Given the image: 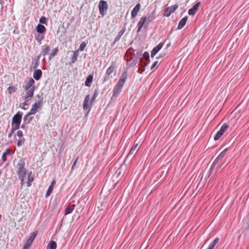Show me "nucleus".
Listing matches in <instances>:
<instances>
[{
    "mask_svg": "<svg viewBox=\"0 0 249 249\" xmlns=\"http://www.w3.org/2000/svg\"><path fill=\"white\" fill-rule=\"evenodd\" d=\"M127 76V71H124L122 73V75H121V77H120V79H119V81H118L117 83L120 84L124 86V84L126 80Z\"/></svg>",
    "mask_w": 249,
    "mask_h": 249,
    "instance_id": "12",
    "label": "nucleus"
},
{
    "mask_svg": "<svg viewBox=\"0 0 249 249\" xmlns=\"http://www.w3.org/2000/svg\"><path fill=\"white\" fill-rule=\"evenodd\" d=\"M35 81L32 78H30L28 80L25 81L23 85V88L26 91L24 96H23L25 101H28L33 97L36 89Z\"/></svg>",
    "mask_w": 249,
    "mask_h": 249,
    "instance_id": "1",
    "label": "nucleus"
},
{
    "mask_svg": "<svg viewBox=\"0 0 249 249\" xmlns=\"http://www.w3.org/2000/svg\"><path fill=\"white\" fill-rule=\"evenodd\" d=\"M140 3L137 4L131 11V17L134 18L137 15L141 8Z\"/></svg>",
    "mask_w": 249,
    "mask_h": 249,
    "instance_id": "13",
    "label": "nucleus"
},
{
    "mask_svg": "<svg viewBox=\"0 0 249 249\" xmlns=\"http://www.w3.org/2000/svg\"><path fill=\"white\" fill-rule=\"evenodd\" d=\"M164 45V43L160 42L157 46L155 47L151 52V56L153 58L154 56L160 51Z\"/></svg>",
    "mask_w": 249,
    "mask_h": 249,
    "instance_id": "9",
    "label": "nucleus"
},
{
    "mask_svg": "<svg viewBox=\"0 0 249 249\" xmlns=\"http://www.w3.org/2000/svg\"><path fill=\"white\" fill-rule=\"evenodd\" d=\"M26 127L25 124L23 123V124L21 125V128L24 129Z\"/></svg>",
    "mask_w": 249,
    "mask_h": 249,
    "instance_id": "56",
    "label": "nucleus"
},
{
    "mask_svg": "<svg viewBox=\"0 0 249 249\" xmlns=\"http://www.w3.org/2000/svg\"><path fill=\"white\" fill-rule=\"evenodd\" d=\"M141 55V53H137V55H138V56H139V55Z\"/></svg>",
    "mask_w": 249,
    "mask_h": 249,
    "instance_id": "62",
    "label": "nucleus"
},
{
    "mask_svg": "<svg viewBox=\"0 0 249 249\" xmlns=\"http://www.w3.org/2000/svg\"><path fill=\"white\" fill-rule=\"evenodd\" d=\"M213 248H213L211 246L209 245V248H208V249H213Z\"/></svg>",
    "mask_w": 249,
    "mask_h": 249,
    "instance_id": "60",
    "label": "nucleus"
},
{
    "mask_svg": "<svg viewBox=\"0 0 249 249\" xmlns=\"http://www.w3.org/2000/svg\"><path fill=\"white\" fill-rule=\"evenodd\" d=\"M138 145V144H135L132 146L126 158H128L129 156H130L131 155H133L135 151H136Z\"/></svg>",
    "mask_w": 249,
    "mask_h": 249,
    "instance_id": "29",
    "label": "nucleus"
},
{
    "mask_svg": "<svg viewBox=\"0 0 249 249\" xmlns=\"http://www.w3.org/2000/svg\"><path fill=\"white\" fill-rule=\"evenodd\" d=\"M200 4V2H198L196 3L192 8L189 10L188 14L189 15H194L195 14L197 10L199 5Z\"/></svg>",
    "mask_w": 249,
    "mask_h": 249,
    "instance_id": "16",
    "label": "nucleus"
},
{
    "mask_svg": "<svg viewBox=\"0 0 249 249\" xmlns=\"http://www.w3.org/2000/svg\"><path fill=\"white\" fill-rule=\"evenodd\" d=\"M93 76L91 74H89L88 76V77L86 78V81H85V86L88 87H90L91 84L93 81Z\"/></svg>",
    "mask_w": 249,
    "mask_h": 249,
    "instance_id": "22",
    "label": "nucleus"
},
{
    "mask_svg": "<svg viewBox=\"0 0 249 249\" xmlns=\"http://www.w3.org/2000/svg\"><path fill=\"white\" fill-rule=\"evenodd\" d=\"M20 124H14L13 126H12V128L15 131L16 130L18 129Z\"/></svg>",
    "mask_w": 249,
    "mask_h": 249,
    "instance_id": "44",
    "label": "nucleus"
},
{
    "mask_svg": "<svg viewBox=\"0 0 249 249\" xmlns=\"http://www.w3.org/2000/svg\"><path fill=\"white\" fill-rule=\"evenodd\" d=\"M56 243L54 241L52 240L48 244L47 249H56Z\"/></svg>",
    "mask_w": 249,
    "mask_h": 249,
    "instance_id": "26",
    "label": "nucleus"
},
{
    "mask_svg": "<svg viewBox=\"0 0 249 249\" xmlns=\"http://www.w3.org/2000/svg\"><path fill=\"white\" fill-rule=\"evenodd\" d=\"M225 156V154H224V152H221V153L217 156L216 159L215 160L214 163L218 162V161L221 160L223 158H224Z\"/></svg>",
    "mask_w": 249,
    "mask_h": 249,
    "instance_id": "36",
    "label": "nucleus"
},
{
    "mask_svg": "<svg viewBox=\"0 0 249 249\" xmlns=\"http://www.w3.org/2000/svg\"><path fill=\"white\" fill-rule=\"evenodd\" d=\"M41 104L38 103V102H35L32 106V108L29 112V114H35L36 113L38 109L41 108L42 106Z\"/></svg>",
    "mask_w": 249,
    "mask_h": 249,
    "instance_id": "8",
    "label": "nucleus"
},
{
    "mask_svg": "<svg viewBox=\"0 0 249 249\" xmlns=\"http://www.w3.org/2000/svg\"><path fill=\"white\" fill-rule=\"evenodd\" d=\"M98 7L100 14L102 16H104L106 14V12L108 9V5L107 2L104 0H100Z\"/></svg>",
    "mask_w": 249,
    "mask_h": 249,
    "instance_id": "3",
    "label": "nucleus"
},
{
    "mask_svg": "<svg viewBox=\"0 0 249 249\" xmlns=\"http://www.w3.org/2000/svg\"><path fill=\"white\" fill-rule=\"evenodd\" d=\"M140 65L141 66V67L139 68L138 72L140 73H142V72L144 71L145 67L147 66V64L143 63L142 60L141 59Z\"/></svg>",
    "mask_w": 249,
    "mask_h": 249,
    "instance_id": "25",
    "label": "nucleus"
},
{
    "mask_svg": "<svg viewBox=\"0 0 249 249\" xmlns=\"http://www.w3.org/2000/svg\"><path fill=\"white\" fill-rule=\"evenodd\" d=\"M78 160V157H77L76 159H75V160H74V161L73 163V164H72V167H71V169H73L74 167L76 165Z\"/></svg>",
    "mask_w": 249,
    "mask_h": 249,
    "instance_id": "51",
    "label": "nucleus"
},
{
    "mask_svg": "<svg viewBox=\"0 0 249 249\" xmlns=\"http://www.w3.org/2000/svg\"><path fill=\"white\" fill-rule=\"evenodd\" d=\"M116 68V65L114 62H112L111 66L107 69L106 74L110 75Z\"/></svg>",
    "mask_w": 249,
    "mask_h": 249,
    "instance_id": "21",
    "label": "nucleus"
},
{
    "mask_svg": "<svg viewBox=\"0 0 249 249\" xmlns=\"http://www.w3.org/2000/svg\"><path fill=\"white\" fill-rule=\"evenodd\" d=\"M26 102H27V101H25V102H24V103H22V105H23V106H28V104L27 103H26Z\"/></svg>",
    "mask_w": 249,
    "mask_h": 249,
    "instance_id": "58",
    "label": "nucleus"
},
{
    "mask_svg": "<svg viewBox=\"0 0 249 249\" xmlns=\"http://www.w3.org/2000/svg\"><path fill=\"white\" fill-rule=\"evenodd\" d=\"M4 153L6 154V155H11L13 153L11 150L9 148H7L6 151Z\"/></svg>",
    "mask_w": 249,
    "mask_h": 249,
    "instance_id": "48",
    "label": "nucleus"
},
{
    "mask_svg": "<svg viewBox=\"0 0 249 249\" xmlns=\"http://www.w3.org/2000/svg\"><path fill=\"white\" fill-rule=\"evenodd\" d=\"M138 63V59L137 58L135 59L130 64V67H133L135 66Z\"/></svg>",
    "mask_w": 249,
    "mask_h": 249,
    "instance_id": "45",
    "label": "nucleus"
},
{
    "mask_svg": "<svg viewBox=\"0 0 249 249\" xmlns=\"http://www.w3.org/2000/svg\"><path fill=\"white\" fill-rule=\"evenodd\" d=\"M24 142H25V139L24 138H21L20 140H19L18 141V142L17 144V146L18 147L20 146L22 144L24 143Z\"/></svg>",
    "mask_w": 249,
    "mask_h": 249,
    "instance_id": "42",
    "label": "nucleus"
},
{
    "mask_svg": "<svg viewBox=\"0 0 249 249\" xmlns=\"http://www.w3.org/2000/svg\"><path fill=\"white\" fill-rule=\"evenodd\" d=\"M202 179V176L200 178V181H201Z\"/></svg>",
    "mask_w": 249,
    "mask_h": 249,
    "instance_id": "63",
    "label": "nucleus"
},
{
    "mask_svg": "<svg viewBox=\"0 0 249 249\" xmlns=\"http://www.w3.org/2000/svg\"><path fill=\"white\" fill-rule=\"evenodd\" d=\"M29 112L23 117V123L25 124H29L33 119V117H30Z\"/></svg>",
    "mask_w": 249,
    "mask_h": 249,
    "instance_id": "24",
    "label": "nucleus"
},
{
    "mask_svg": "<svg viewBox=\"0 0 249 249\" xmlns=\"http://www.w3.org/2000/svg\"><path fill=\"white\" fill-rule=\"evenodd\" d=\"M14 132H15L14 130L13 129L11 128V131L8 135V138H11Z\"/></svg>",
    "mask_w": 249,
    "mask_h": 249,
    "instance_id": "50",
    "label": "nucleus"
},
{
    "mask_svg": "<svg viewBox=\"0 0 249 249\" xmlns=\"http://www.w3.org/2000/svg\"><path fill=\"white\" fill-rule=\"evenodd\" d=\"M32 244V242L27 240L24 245L23 249H29Z\"/></svg>",
    "mask_w": 249,
    "mask_h": 249,
    "instance_id": "35",
    "label": "nucleus"
},
{
    "mask_svg": "<svg viewBox=\"0 0 249 249\" xmlns=\"http://www.w3.org/2000/svg\"><path fill=\"white\" fill-rule=\"evenodd\" d=\"M143 57L146 62V63H144L143 62V63L147 64L148 65L150 61L149 53L148 52H145L143 54Z\"/></svg>",
    "mask_w": 249,
    "mask_h": 249,
    "instance_id": "28",
    "label": "nucleus"
},
{
    "mask_svg": "<svg viewBox=\"0 0 249 249\" xmlns=\"http://www.w3.org/2000/svg\"><path fill=\"white\" fill-rule=\"evenodd\" d=\"M20 107H21L22 109L25 110L26 109V108L23 106V107H22L21 106V105H20Z\"/></svg>",
    "mask_w": 249,
    "mask_h": 249,
    "instance_id": "61",
    "label": "nucleus"
},
{
    "mask_svg": "<svg viewBox=\"0 0 249 249\" xmlns=\"http://www.w3.org/2000/svg\"><path fill=\"white\" fill-rule=\"evenodd\" d=\"M17 135L19 138H23V132L21 130H18L17 132Z\"/></svg>",
    "mask_w": 249,
    "mask_h": 249,
    "instance_id": "47",
    "label": "nucleus"
},
{
    "mask_svg": "<svg viewBox=\"0 0 249 249\" xmlns=\"http://www.w3.org/2000/svg\"><path fill=\"white\" fill-rule=\"evenodd\" d=\"M55 184V180L54 179H53L52 182H51V184L50 186H52V187H53L54 184Z\"/></svg>",
    "mask_w": 249,
    "mask_h": 249,
    "instance_id": "55",
    "label": "nucleus"
},
{
    "mask_svg": "<svg viewBox=\"0 0 249 249\" xmlns=\"http://www.w3.org/2000/svg\"><path fill=\"white\" fill-rule=\"evenodd\" d=\"M75 207V205L73 204L72 206H69L67 207V208L65 209V213L66 214H68L71 213L73 210H74V207Z\"/></svg>",
    "mask_w": 249,
    "mask_h": 249,
    "instance_id": "31",
    "label": "nucleus"
},
{
    "mask_svg": "<svg viewBox=\"0 0 249 249\" xmlns=\"http://www.w3.org/2000/svg\"><path fill=\"white\" fill-rule=\"evenodd\" d=\"M39 24H45V25H47V18L44 17V16H42L40 19H39Z\"/></svg>",
    "mask_w": 249,
    "mask_h": 249,
    "instance_id": "37",
    "label": "nucleus"
},
{
    "mask_svg": "<svg viewBox=\"0 0 249 249\" xmlns=\"http://www.w3.org/2000/svg\"><path fill=\"white\" fill-rule=\"evenodd\" d=\"M178 8V4L173 5L170 7H167L164 11V16L166 17H169L171 14L174 13L176 10Z\"/></svg>",
    "mask_w": 249,
    "mask_h": 249,
    "instance_id": "7",
    "label": "nucleus"
},
{
    "mask_svg": "<svg viewBox=\"0 0 249 249\" xmlns=\"http://www.w3.org/2000/svg\"><path fill=\"white\" fill-rule=\"evenodd\" d=\"M125 31V27H124L118 33V35L115 37L114 40V43H116L119 40L122 35L124 34Z\"/></svg>",
    "mask_w": 249,
    "mask_h": 249,
    "instance_id": "23",
    "label": "nucleus"
},
{
    "mask_svg": "<svg viewBox=\"0 0 249 249\" xmlns=\"http://www.w3.org/2000/svg\"><path fill=\"white\" fill-rule=\"evenodd\" d=\"M86 45H87V44H86V42H82L81 44H80V47L78 50H79V51H83L85 49V47H86Z\"/></svg>",
    "mask_w": 249,
    "mask_h": 249,
    "instance_id": "41",
    "label": "nucleus"
},
{
    "mask_svg": "<svg viewBox=\"0 0 249 249\" xmlns=\"http://www.w3.org/2000/svg\"><path fill=\"white\" fill-rule=\"evenodd\" d=\"M1 0H0V2L1 1Z\"/></svg>",
    "mask_w": 249,
    "mask_h": 249,
    "instance_id": "64",
    "label": "nucleus"
},
{
    "mask_svg": "<svg viewBox=\"0 0 249 249\" xmlns=\"http://www.w3.org/2000/svg\"><path fill=\"white\" fill-rule=\"evenodd\" d=\"M36 30L39 34L44 35L46 31V27L41 24L37 25Z\"/></svg>",
    "mask_w": 249,
    "mask_h": 249,
    "instance_id": "11",
    "label": "nucleus"
},
{
    "mask_svg": "<svg viewBox=\"0 0 249 249\" xmlns=\"http://www.w3.org/2000/svg\"><path fill=\"white\" fill-rule=\"evenodd\" d=\"M7 155H6V154L4 152L3 154H2V160L3 161H6L7 160Z\"/></svg>",
    "mask_w": 249,
    "mask_h": 249,
    "instance_id": "49",
    "label": "nucleus"
},
{
    "mask_svg": "<svg viewBox=\"0 0 249 249\" xmlns=\"http://www.w3.org/2000/svg\"><path fill=\"white\" fill-rule=\"evenodd\" d=\"M229 126L227 124H224L221 127L220 130L216 133L214 137V140L217 141L223 135Z\"/></svg>",
    "mask_w": 249,
    "mask_h": 249,
    "instance_id": "4",
    "label": "nucleus"
},
{
    "mask_svg": "<svg viewBox=\"0 0 249 249\" xmlns=\"http://www.w3.org/2000/svg\"><path fill=\"white\" fill-rule=\"evenodd\" d=\"M7 90L8 91V93L11 94L12 93H14L16 91V88H15V87L9 86Z\"/></svg>",
    "mask_w": 249,
    "mask_h": 249,
    "instance_id": "40",
    "label": "nucleus"
},
{
    "mask_svg": "<svg viewBox=\"0 0 249 249\" xmlns=\"http://www.w3.org/2000/svg\"><path fill=\"white\" fill-rule=\"evenodd\" d=\"M28 186H30L31 184H30V182L33 181L34 180V178H33L30 177V174L28 175Z\"/></svg>",
    "mask_w": 249,
    "mask_h": 249,
    "instance_id": "46",
    "label": "nucleus"
},
{
    "mask_svg": "<svg viewBox=\"0 0 249 249\" xmlns=\"http://www.w3.org/2000/svg\"><path fill=\"white\" fill-rule=\"evenodd\" d=\"M44 38V35L40 34L37 36H36V39L41 44V40Z\"/></svg>",
    "mask_w": 249,
    "mask_h": 249,
    "instance_id": "39",
    "label": "nucleus"
},
{
    "mask_svg": "<svg viewBox=\"0 0 249 249\" xmlns=\"http://www.w3.org/2000/svg\"><path fill=\"white\" fill-rule=\"evenodd\" d=\"M158 63V61H155L153 63V64H152V65L151 66V69L152 70V69H154L157 66Z\"/></svg>",
    "mask_w": 249,
    "mask_h": 249,
    "instance_id": "52",
    "label": "nucleus"
},
{
    "mask_svg": "<svg viewBox=\"0 0 249 249\" xmlns=\"http://www.w3.org/2000/svg\"><path fill=\"white\" fill-rule=\"evenodd\" d=\"M40 55H38L36 58L33 61L32 64V68L36 69L39 65V59Z\"/></svg>",
    "mask_w": 249,
    "mask_h": 249,
    "instance_id": "19",
    "label": "nucleus"
},
{
    "mask_svg": "<svg viewBox=\"0 0 249 249\" xmlns=\"http://www.w3.org/2000/svg\"><path fill=\"white\" fill-rule=\"evenodd\" d=\"M53 187H52V186H49V187L47 191V192L45 194L46 197H49V196H50L51 194L52 193V192L53 190Z\"/></svg>",
    "mask_w": 249,
    "mask_h": 249,
    "instance_id": "38",
    "label": "nucleus"
},
{
    "mask_svg": "<svg viewBox=\"0 0 249 249\" xmlns=\"http://www.w3.org/2000/svg\"><path fill=\"white\" fill-rule=\"evenodd\" d=\"M44 47L45 48L43 50L42 53L43 54V56H45L48 54L49 52L50 51V47L48 45H45Z\"/></svg>",
    "mask_w": 249,
    "mask_h": 249,
    "instance_id": "32",
    "label": "nucleus"
},
{
    "mask_svg": "<svg viewBox=\"0 0 249 249\" xmlns=\"http://www.w3.org/2000/svg\"><path fill=\"white\" fill-rule=\"evenodd\" d=\"M25 165V159L23 158L20 159L18 160V163L16 166L17 172L18 171H20L21 170H22L25 169L24 168Z\"/></svg>",
    "mask_w": 249,
    "mask_h": 249,
    "instance_id": "10",
    "label": "nucleus"
},
{
    "mask_svg": "<svg viewBox=\"0 0 249 249\" xmlns=\"http://www.w3.org/2000/svg\"><path fill=\"white\" fill-rule=\"evenodd\" d=\"M109 75H107L104 77V80H103V83H105V82L108 81L110 77L109 76Z\"/></svg>",
    "mask_w": 249,
    "mask_h": 249,
    "instance_id": "53",
    "label": "nucleus"
},
{
    "mask_svg": "<svg viewBox=\"0 0 249 249\" xmlns=\"http://www.w3.org/2000/svg\"><path fill=\"white\" fill-rule=\"evenodd\" d=\"M156 11L154 10L151 13H150L147 17H146V20L147 22V24H149V23L152 22L155 18Z\"/></svg>",
    "mask_w": 249,
    "mask_h": 249,
    "instance_id": "17",
    "label": "nucleus"
},
{
    "mask_svg": "<svg viewBox=\"0 0 249 249\" xmlns=\"http://www.w3.org/2000/svg\"><path fill=\"white\" fill-rule=\"evenodd\" d=\"M42 75V71L40 69H36L33 73V77L36 80H39Z\"/></svg>",
    "mask_w": 249,
    "mask_h": 249,
    "instance_id": "14",
    "label": "nucleus"
},
{
    "mask_svg": "<svg viewBox=\"0 0 249 249\" xmlns=\"http://www.w3.org/2000/svg\"><path fill=\"white\" fill-rule=\"evenodd\" d=\"M163 55H161V54H160L159 56L157 57V59L159 58H161L162 57H163Z\"/></svg>",
    "mask_w": 249,
    "mask_h": 249,
    "instance_id": "59",
    "label": "nucleus"
},
{
    "mask_svg": "<svg viewBox=\"0 0 249 249\" xmlns=\"http://www.w3.org/2000/svg\"><path fill=\"white\" fill-rule=\"evenodd\" d=\"M98 93V89H95L94 91V94L90 100V95L89 94L87 95L84 101L83 104V109L84 110H88L87 115L89 112L90 110V108L92 106L93 102L95 101V99L97 98Z\"/></svg>",
    "mask_w": 249,
    "mask_h": 249,
    "instance_id": "2",
    "label": "nucleus"
},
{
    "mask_svg": "<svg viewBox=\"0 0 249 249\" xmlns=\"http://www.w3.org/2000/svg\"><path fill=\"white\" fill-rule=\"evenodd\" d=\"M188 19V17L186 16L182 18L179 22L178 26V29H181L186 24L187 20Z\"/></svg>",
    "mask_w": 249,
    "mask_h": 249,
    "instance_id": "18",
    "label": "nucleus"
},
{
    "mask_svg": "<svg viewBox=\"0 0 249 249\" xmlns=\"http://www.w3.org/2000/svg\"><path fill=\"white\" fill-rule=\"evenodd\" d=\"M219 241V238H216L213 241V242L211 243L210 244V246H211L212 247H213V248L214 247V246L217 244V243Z\"/></svg>",
    "mask_w": 249,
    "mask_h": 249,
    "instance_id": "43",
    "label": "nucleus"
},
{
    "mask_svg": "<svg viewBox=\"0 0 249 249\" xmlns=\"http://www.w3.org/2000/svg\"><path fill=\"white\" fill-rule=\"evenodd\" d=\"M36 97L38 99L37 101L36 102L39 103L41 104H43V93H41L40 94H38L36 95Z\"/></svg>",
    "mask_w": 249,
    "mask_h": 249,
    "instance_id": "34",
    "label": "nucleus"
},
{
    "mask_svg": "<svg viewBox=\"0 0 249 249\" xmlns=\"http://www.w3.org/2000/svg\"><path fill=\"white\" fill-rule=\"evenodd\" d=\"M27 172V170L24 169L22 170H21L20 171H18L17 173L18 176V178H25Z\"/></svg>",
    "mask_w": 249,
    "mask_h": 249,
    "instance_id": "27",
    "label": "nucleus"
},
{
    "mask_svg": "<svg viewBox=\"0 0 249 249\" xmlns=\"http://www.w3.org/2000/svg\"><path fill=\"white\" fill-rule=\"evenodd\" d=\"M23 113L21 111H18L13 117L12 121V125L13 126L14 124H20Z\"/></svg>",
    "mask_w": 249,
    "mask_h": 249,
    "instance_id": "5",
    "label": "nucleus"
},
{
    "mask_svg": "<svg viewBox=\"0 0 249 249\" xmlns=\"http://www.w3.org/2000/svg\"><path fill=\"white\" fill-rule=\"evenodd\" d=\"M36 235H37V231H34L31 233L30 236L27 240L29 241H30L31 242H32L33 243V241L36 237Z\"/></svg>",
    "mask_w": 249,
    "mask_h": 249,
    "instance_id": "33",
    "label": "nucleus"
},
{
    "mask_svg": "<svg viewBox=\"0 0 249 249\" xmlns=\"http://www.w3.org/2000/svg\"><path fill=\"white\" fill-rule=\"evenodd\" d=\"M146 20V16H143L140 19V21H139L138 23V30H137V32H139L142 27H143L144 23L145 22Z\"/></svg>",
    "mask_w": 249,
    "mask_h": 249,
    "instance_id": "15",
    "label": "nucleus"
},
{
    "mask_svg": "<svg viewBox=\"0 0 249 249\" xmlns=\"http://www.w3.org/2000/svg\"><path fill=\"white\" fill-rule=\"evenodd\" d=\"M58 52V47H56V48H54V49H53L50 54L49 59H51L53 57H54L57 54Z\"/></svg>",
    "mask_w": 249,
    "mask_h": 249,
    "instance_id": "30",
    "label": "nucleus"
},
{
    "mask_svg": "<svg viewBox=\"0 0 249 249\" xmlns=\"http://www.w3.org/2000/svg\"><path fill=\"white\" fill-rule=\"evenodd\" d=\"M123 86H124L122 85L117 83L113 89V94L111 98V100H112L113 98H115L119 95Z\"/></svg>",
    "mask_w": 249,
    "mask_h": 249,
    "instance_id": "6",
    "label": "nucleus"
},
{
    "mask_svg": "<svg viewBox=\"0 0 249 249\" xmlns=\"http://www.w3.org/2000/svg\"><path fill=\"white\" fill-rule=\"evenodd\" d=\"M24 178H19L21 180V185H23L24 183Z\"/></svg>",
    "mask_w": 249,
    "mask_h": 249,
    "instance_id": "54",
    "label": "nucleus"
},
{
    "mask_svg": "<svg viewBox=\"0 0 249 249\" xmlns=\"http://www.w3.org/2000/svg\"><path fill=\"white\" fill-rule=\"evenodd\" d=\"M228 150V148H225L224 150H223L222 152H224V154L226 155L227 152Z\"/></svg>",
    "mask_w": 249,
    "mask_h": 249,
    "instance_id": "57",
    "label": "nucleus"
},
{
    "mask_svg": "<svg viewBox=\"0 0 249 249\" xmlns=\"http://www.w3.org/2000/svg\"><path fill=\"white\" fill-rule=\"evenodd\" d=\"M79 55V50L73 52L71 58V63H74L77 60Z\"/></svg>",
    "mask_w": 249,
    "mask_h": 249,
    "instance_id": "20",
    "label": "nucleus"
}]
</instances>
